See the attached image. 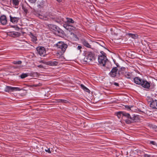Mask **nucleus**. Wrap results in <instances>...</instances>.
<instances>
[{
	"label": "nucleus",
	"mask_w": 157,
	"mask_h": 157,
	"mask_svg": "<svg viewBox=\"0 0 157 157\" xmlns=\"http://www.w3.org/2000/svg\"><path fill=\"white\" fill-rule=\"evenodd\" d=\"M55 21L57 23H62L63 21H65L63 18L61 17H58L54 19Z\"/></svg>",
	"instance_id": "17"
},
{
	"label": "nucleus",
	"mask_w": 157,
	"mask_h": 157,
	"mask_svg": "<svg viewBox=\"0 0 157 157\" xmlns=\"http://www.w3.org/2000/svg\"><path fill=\"white\" fill-rule=\"evenodd\" d=\"M5 91L8 92H13V87L6 86L5 89Z\"/></svg>",
	"instance_id": "20"
},
{
	"label": "nucleus",
	"mask_w": 157,
	"mask_h": 157,
	"mask_svg": "<svg viewBox=\"0 0 157 157\" xmlns=\"http://www.w3.org/2000/svg\"><path fill=\"white\" fill-rule=\"evenodd\" d=\"M38 73L37 72H34L33 74V75H38Z\"/></svg>",
	"instance_id": "42"
},
{
	"label": "nucleus",
	"mask_w": 157,
	"mask_h": 157,
	"mask_svg": "<svg viewBox=\"0 0 157 157\" xmlns=\"http://www.w3.org/2000/svg\"><path fill=\"white\" fill-rule=\"evenodd\" d=\"M38 67L40 68H43V66L41 65H40L37 66Z\"/></svg>",
	"instance_id": "40"
},
{
	"label": "nucleus",
	"mask_w": 157,
	"mask_h": 157,
	"mask_svg": "<svg viewBox=\"0 0 157 157\" xmlns=\"http://www.w3.org/2000/svg\"><path fill=\"white\" fill-rule=\"evenodd\" d=\"M65 21L67 23L66 24L70 25L75 23V21L72 19L69 18H67L66 21Z\"/></svg>",
	"instance_id": "15"
},
{
	"label": "nucleus",
	"mask_w": 157,
	"mask_h": 157,
	"mask_svg": "<svg viewBox=\"0 0 157 157\" xmlns=\"http://www.w3.org/2000/svg\"><path fill=\"white\" fill-rule=\"evenodd\" d=\"M80 86L85 91L88 93H90V90L88 89L87 87H85L83 85L81 84L80 85Z\"/></svg>",
	"instance_id": "23"
},
{
	"label": "nucleus",
	"mask_w": 157,
	"mask_h": 157,
	"mask_svg": "<svg viewBox=\"0 0 157 157\" xmlns=\"http://www.w3.org/2000/svg\"><path fill=\"white\" fill-rule=\"evenodd\" d=\"M56 32V33L57 34H62L63 32V30L61 29H60L58 27H57V29L56 30H55V31Z\"/></svg>",
	"instance_id": "22"
},
{
	"label": "nucleus",
	"mask_w": 157,
	"mask_h": 157,
	"mask_svg": "<svg viewBox=\"0 0 157 157\" xmlns=\"http://www.w3.org/2000/svg\"><path fill=\"white\" fill-rule=\"evenodd\" d=\"M151 155L147 154H144V157H150Z\"/></svg>",
	"instance_id": "37"
},
{
	"label": "nucleus",
	"mask_w": 157,
	"mask_h": 157,
	"mask_svg": "<svg viewBox=\"0 0 157 157\" xmlns=\"http://www.w3.org/2000/svg\"><path fill=\"white\" fill-rule=\"evenodd\" d=\"M10 21L14 24L17 23L20 19L18 17H13L11 15H10Z\"/></svg>",
	"instance_id": "9"
},
{
	"label": "nucleus",
	"mask_w": 157,
	"mask_h": 157,
	"mask_svg": "<svg viewBox=\"0 0 157 157\" xmlns=\"http://www.w3.org/2000/svg\"><path fill=\"white\" fill-rule=\"evenodd\" d=\"M37 53L41 56H44L46 55L45 48L43 47H39L36 48Z\"/></svg>",
	"instance_id": "6"
},
{
	"label": "nucleus",
	"mask_w": 157,
	"mask_h": 157,
	"mask_svg": "<svg viewBox=\"0 0 157 157\" xmlns=\"http://www.w3.org/2000/svg\"><path fill=\"white\" fill-rule=\"evenodd\" d=\"M63 27L67 30L70 31L72 30H74L75 28L72 25H70L64 24Z\"/></svg>",
	"instance_id": "12"
},
{
	"label": "nucleus",
	"mask_w": 157,
	"mask_h": 157,
	"mask_svg": "<svg viewBox=\"0 0 157 157\" xmlns=\"http://www.w3.org/2000/svg\"><path fill=\"white\" fill-rule=\"evenodd\" d=\"M58 63L57 61H50L47 62V64L50 66H54L58 65Z\"/></svg>",
	"instance_id": "16"
},
{
	"label": "nucleus",
	"mask_w": 157,
	"mask_h": 157,
	"mask_svg": "<svg viewBox=\"0 0 157 157\" xmlns=\"http://www.w3.org/2000/svg\"><path fill=\"white\" fill-rule=\"evenodd\" d=\"M54 102L55 103L61 102L63 103H69L68 101L67 100L61 99L56 100Z\"/></svg>",
	"instance_id": "18"
},
{
	"label": "nucleus",
	"mask_w": 157,
	"mask_h": 157,
	"mask_svg": "<svg viewBox=\"0 0 157 157\" xmlns=\"http://www.w3.org/2000/svg\"><path fill=\"white\" fill-rule=\"evenodd\" d=\"M117 71L118 69L117 67H113L111 70L109 74L111 76L114 77L116 76L117 72Z\"/></svg>",
	"instance_id": "7"
},
{
	"label": "nucleus",
	"mask_w": 157,
	"mask_h": 157,
	"mask_svg": "<svg viewBox=\"0 0 157 157\" xmlns=\"http://www.w3.org/2000/svg\"><path fill=\"white\" fill-rule=\"evenodd\" d=\"M22 88L17 87H13V92L14 91H19L22 90Z\"/></svg>",
	"instance_id": "27"
},
{
	"label": "nucleus",
	"mask_w": 157,
	"mask_h": 157,
	"mask_svg": "<svg viewBox=\"0 0 157 157\" xmlns=\"http://www.w3.org/2000/svg\"><path fill=\"white\" fill-rule=\"evenodd\" d=\"M82 48V47L81 46H78L77 47V49L78 50H80V49Z\"/></svg>",
	"instance_id": "39"
},
{
	"label": "nucleus",
	"mask_w": 157,
	"mask_h": 157,
	"mask_svg": "<svg viewBox=\"0 0 157 157\" xmlns=\"http://www.w3.org/2000/svg\"><path fill=\"white\" fill-rule=\"evenodd\" d=\"M0 22L2 25H5L7 24L6 17L5 15H3L0 17Z\"/></svg>",
	"instance_id": "8"
},
{
	"label": "nucleus",
	"mask_w": 157,
	"mask_h": 157,
	"mask_svg": "<svg viewBox=\"0 0 157 157\" xmlns=\"http://www.w3.org/2000/svg\"><path fill=\"white\" fill-rule=\"evenodd\" d=\"M40 84H33V85H32L31 86V87H38L40 86Z\"/></svg>",
	"instance_id": "35"
},
{
	"label": "nucleus",
	"mask_w": 157,
	"mask_h": 157,
	"mask_svg": "<svg viewBox=\"0 0 157 157\" xmlns=\"http://www.w3.org/2000/svg\"><path fill=\"white\" fill-rule=\"evenodd\" d=\"M134 81L136 84L140 85L145 88L149 89L150 86L151 82L147 81L145 79H142L140 77H136L134 78Z\"/></svg>",
	"instance_id": "2"
},
{
	"label": "nucleus",
	"mask_w": 157,
	"mask_h": 157,
	"mask_svg": "<svg viewBox=\"0 0 157 157\" xmlns=\"http://www.w3.org/2000/svg\"><path fill=\"white\" fill-rule=\"evenodd\" d=\"M155 131H157V126H155Z\"/></svg>",
	"instance_id": "43"
},
{
	"label": "nucleus",
	"mask_w": 157,
	"mask_h": 157,
	"mask_svg": "<svg viewBox=\"0 0 157 157\" xmlns=\"http://www.w3.org/2000/svg\"><path fill=\"white\" fill-rule=\"evenodd\" d=\"M94 59V54L91 52H88L84 59V61L86 62H89Z\"/></svg>",
	"instance_id": "5"
},
{
	"label": "nucleus",
	"mask_w": 157,
	"mask_h": 157,
	"mask_svg": "<svg viewBox=\"0 0 157 157\" xmlns=\"http://www.w3.org/2000/svg\"><path fill=\"white\" fill-rule=\"evenodd\" d=\"M57 1L59 2H61L62 1V0H57Z\"/></svg>",
	"instance_id": "44"
},
{
	"label": "nucleus",
	"mask_w": 157,
	"mask_h": 157,
	"mask_svg": "<svg viewBox=\"0 0 157 157\" xmlns=\"http://www.w3.org/2000/svg\"><path fill=\"white\" fill-rule=\"evenodd\" d=\"M117 116L119 118L122 117L123 118H126L125 121L128 124L136 122L138 119V116L135 115L131 116L129 113L122 111H120L117 113Z\"/></svg>",
	"instance_id": "1"
},
{
	"label": "nucleus",
	"mask_w": 157,
	"mask_h": 157,
	"mask_svg": "<svg viewBox=\"0 0 157 157\" xmlns=\"http://www.w3.org/2000/svg\"><path fill=\"white\" fill-rule=\"evenodd\" d=\"M20 1V0H11L10 3L13 6L16 7L19 5Z\"/></svg>",
	"instance_id": "14"
},
{
	"label": "nucleus",
	"mask_w": 157,
	"mask_h": 157,
	"mask_svg": "<svg viewBox=\"0 0 157 157\" xmlns=\"http://www.w3.org/2000/svg\"><path fill=\"white\" fill-rule=\"evenodd\" d=\"M150 143L151 144L154 145H156L157 144H156L154 141H151Z\"/></svg>",
	"instance_id": "36"
},
{
	"label": "nucleus",
	"mask_w": 157,
	"mask_h": 157,
	"mask_svg": "<svg viewBox=\"0 0 157 157\" xmlns=\"http://www.w3.org/2000/svg\"><path fill=\"white\" fill-rule=\"evenodd\" d=\"M125 108L128 109H130V107L128 105H125Z\"/></svg>",
	"instance_id": "38"
},
{
	"label": "nucleus",
	"mask_w": 157,
	"mask_h": 157,
	"mask_svg": "<svg viewBox=\"0 0 157 157\" xmlns=\"http://www.w3.org/2000/svg\"><path fill=\"white\" fill-rule=\"evenodd\" d=\"M30 36L31 38L32 41L33 42H36L37 40L36 37L31 33H30Z\"/></svg>",
	"instance_id": "21"
},
{
	"label": "nucleus",
	"mask_w": 157,
	"mask_h": 157,
	"mask_svg": "<svg viewBox=\"0 0 157 157\" xmlns=\"http://www.w3.org/2000/svg\"><path fill=\"white\" fill-rule=\"evenodd\" d=\"M69 36L72 40H74L76 41L78 39L77 36L72 32H70Z\"/></svg>",
	"instance_id": "13"
},
{
	"label": "nucleus",
	"mask_w": 157,
	"mask_h": 157,
	"mask_svg": "<svg viewBox=\"0 0 157 157\" xmlns=\"http://www.w3.org/2000/svg\"><path fill=\"white\" fill-rule=\"evenodd\" d=\"M150 107L152 109H157V100H154L150 103Z\"/></svg>",
	"instance_id": "10"
},
{
	"label": "nucleus",
	"mask_w": 157,
	"mask_h": 157,
	"mask_svg": "<svg viewBox=\"0 0 157 157\" xmlns=\"http://www.w3.org/2000/svg\"><path fill=\"white\" fill-rule=\"evenodd\" d=\"M48 26L50 29L54 30V31L56 29L57 27L56 25L52 24H49L48 25Z\"/></svg>",
	"instance_id": "19"
},
{
	"label": "nucleus",
	"mask_w": 157,
	"mask_h": 157,
	"mask_svg": "<svg viewBox=\"0 0 157 157\" xmlns=\"http://www.w3.org/2000/svg\"><path fill=\"white\" fill-rule=\"evenodd\" d=\"M125 76L128 78H130L131 77V74L128 72H126L124 74Z\"/></svg>",
	"instance_id": "29"
},
{
	"label": "nucleus",
	"mask_w": 157,
	"mask_h": 157,
	"mask_svg": "<svg viewBox=\"0 0 157 157\" xmlns=\"http://www.w3.org/2000/svg\"><path fill=\"white\" fill-rule=\"evenodd\" d=\"M31 3H35L36 0H28Z\"/></svg>",
	"instance_id": "34"
},
{
	"label": "nucleus",
	"mask_w": 157,
	"mask_h": 157,
	"mask_svg": "<svg viewBox=\"0 0 157 157\" xmlns=\"http://www.w3.org/2000/svg\"><path fill=\"white\" fill-rule=\"evenodd\" d=\"M45 151L46 152H48L49 153H51V151L50 150V149L49 148H47V149H45Z\"/></svg>",
	"instance_id": "33"
},
{
	"label": "nucleus",
	"mask_w": 157,
	"mask_h": 157,
	"mask_svg": "<svg viewBox=\"0 0 157 157\" xmlns=\"http://www.w3.org/2000/svg\"><path fill=\"white\" fill-rule=\"evenodd\" d=\"M44 2H40V3L38 5V7L39 9H41L44 8Z\"/></svg>",
	"instance_id": "26"
},
{
	"label": "nucleus",
	"mask_w": 157,
	"mask_h": 157,
	"mask_svg": "<svg viewBox=\"0 0 157 157\" xmlns=\"http://www.w3.org/2000/svg\"><path fill=\"white\" fill-rule=\"evenodd\" d=\"M114 85L115 86H119V84L118 83H117V82H114Z\"/></svg>",
	"instance_id": "41"
},
{
	"label": "nucleus",
	"mask_w": 157,
	"mask_h": 157,
	"mask_svg": "<svg viewBox=\"0 0 157 157\" xmlns=\"http://www.w3.org/2000/svg\"><path fill=\"white\" fill-rule=\"evenodd\" d=\"M81 43H82V44L85 47L88 48H91V46L86 40L84 39H82Z\"/></svg>",
	"instance_id": "11"
},
{
	"label": "nucleus",
	"mask_w": 157,
	"mask_h": 157,
	"mask_svg": "<svg viewBox=\"0 0 157 157\" xmlns=\"http://www.w3.org/2000/svg\"><path fill=\"white\" fill-rule=\"evenodd\" d=\"M147 100L148 102H150L151 103V102L153 101L154 100H153L152 98H151L149 97H147Z\"/></svg>",
	"instance_id": "31"
},
{
	"label": "nucleus",
	"mask_w": 157,
	"mask_h": 157,
	"mask_svg": "<svg viewBox=\"0 0 157 157\" xmlns=\"http://www.w3.org/2000/svg\"><path fill=\"white\" fill-rule=\"evenodd\" d=\"M57 48L61 50L63 53L65 52L67 47V45L63 42L59 41L55 45Z\"/></svg>",
	"instance_id": "4"
},
{
	"label": "nucleus",
	"mask_w": 157,
	"mask_h": 157,
	"mask_svg": "<svg viewBox=\"0 0 157 157\" xmlns=\"http://www.w3.org/2000/svg\"><path fill=\"white\" fill-rule=\"evenodd\" d=\"M98 60L100 64L103 66H105L106 62L108 60L105 53L103 51L101 52V54L99 55Z\"/></svg>",
	"instance_id": "3"
},
{
	"label": "nucleus",
	"mask_w": 157,
	"mask_h": 157,
	"mask_svg": "<svg viewBox=\"0 0 157 157\" xmlns=\"http://www.w3.org/2000/svg\"><path fill=\"white\" fill-rule=\"evenodd\" d=\"M11 33L12 36L14 37L18 36L19 34V33L17 32H13Z\"/></svg>",
	"instance_id": "28"
},
{
	"label": "nucleus",
	"mask_w": 157,
	"mask_h": 157,
	"mask_svg": "<svg viewBox=\"0 0 157 157\" xmlns=\"http://www.w3.org/2000/svg\"><path fill=\"white\" fill-rule=\"evenodd\" d=\"M37 16L40 19H43L44 20H47L48 19L47 17L46 16H43L40 14H38Z\"/></svg>",
	"instance_id": "24"
},
{
	"label": "nucleus",
	"mask_w": 157,
	"mask_h": 157,
	"mask_svg": "<svg viewBox=\"0 0 157 157\" xmlns=\"http://www.w3.org/2000/svg\"><path fill=\"white\" fill-rule=\"evenodd\" d=\"M128 35L132 38L134 39L137 38L138 37V35L137 34L129 33L128 34Z\"/></svg>",
	"instance_id": "25"
},
{
	"label": "nucleus",
	"mask_w": 157,
	"mask_h": 157,
	"mask_svg": "<svg viewBox=\"0 0 157 157\" xmlns=\"http://www.w3.org/2000/svg\"><path fill=\"white\" fill-rule=\"evenodd\" d=\"M28 76L27 74L26 73H23L20 76L21 78H24Z\"/></svg>",
	"instance_id": "30"
},
{
	"label": "nucleus",
	"mask_w": 157,
	"mask_h": 157,
	"mask_svg": "<svg viewBox=\"0 0 157 157\" xmlns=\"http://www.w3.org/2000/svg\"><path fill=\"white\" fill-rule=\"evenodd\" d=\"M13 63L15 64H20L22 63V62L21 61H14Z\"/></svg>",
	"instance_id": "32"
}]
</instances>
